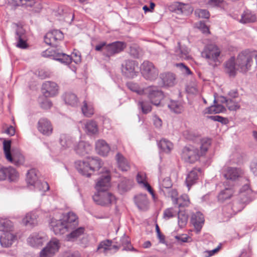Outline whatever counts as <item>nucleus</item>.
<instances>
[{"label":"nucleus","mask_w":257,"mask_h":257,"mask_svg":"<svg viewBox=\"0 0 257 257\" xmlns=\"http://www.w3.org/2000/svg\"><path fill=\"white\" fill-rule=\"evenodd\" d=\"M223 176L227 180L234 181L243 174L242 171L238 168L227 167L223 171Z\"/></svg>","instance_id":"obj_21"},{"label":"nucleus","mask_w":257,"mask_h":257,"mask_svg":"<svg viewBox=\"0 0 257 257\" xmlns=\"http://www.w3.org/2000/svg\"><path fill=\"white\" fill-rule=\"evenodd\" d=\"M61 243L56 238H52L40 252V257H52L59 250Z\"/></svg>","instance_id":"obj_10"},{"label":"nucleus","mask_w":257,"mask_h":257,"mask_svg":"<svg viewBox=\"0 0 257 257\" xmlns=\"http://www.w3.org/2000/svg\"><path fill=\"white\" fill-rule=\"evenodd\" d=\"M138 64L135 61L125 60L121 64V72L124 76L129 78L136 77L138 72L136 70Z\"/></svg>","instance_id":"obj_13"},{"label":"nucleus","mask_w":257,"mask_h":257,"mask_svg":"<svg viewBox=\"0 0 257 257\" xmlns=\"http://www.w3.org/2000/svg\"><path fill=\"white\" fill-rule=\"evenodd\" d=\"M146 174L144 172H139L137 176V180L138 183L142 185L146 183Z\"/></svg>","instance_id":"obj_62"},{"label":"nucleus","mask_w":257,"mask_h":257,"mask_svg":"<svg viewBox=\"0 0 257 257\" xmlns=\"http://www.w3.org/2000/svg\"><path fill=\"white\" fill-rule=\"evenodd\" d=\"M141 71L143 76L148 80L156 79L159 75V70L154 64L149 61H145L141 65Z\"/></svg>","instance_id":"obj_7"},{"label":"nucleus","mask_w":257,"mask_h":257,"mask_svg":"<svg viewBox=\"0 0 257 257\" xmlns=\"http://www.w3.org/2000/svg\"><path fill=\"white\" fill-rule=\"evenodd\" d=\"M81 111L83 115L88 117H91L94 114V108L92 105L88 103L85 100L83 102Z\"/></svg>","instance_id":"obj_43"},{"label":"nucleus","mask_w":257,"mask_h":257,"mask_svg":"<svg viewBox=\"0 0 257 257\" xmlns=\"http://www.w3.org/2000/svg\"><path fill=\"white\" fill-rule=\"evenodd\" d=\"M200 173V169H194L188 174L186 179V183L188 190L196 182L199 174Z\"/></svg>","instance_id":"obj_28"},{"label":"nucleus","mask_w":257,"mask_h":257,"mask_svg":"<svg viewBox=\"0 0 257 257\" xmlns=\"http://www.w3.org/2000/svg\"><path fill=\"white\" fill-rule=\"evenodd\" d=\"M84 128L88 135H95L98 132L97 123L94 120L91 119L85 123Z\"/></svg>","instance_id":"obj_36"},{"label":"nucleus","mask_w":257,"mask_h":257,"mask_svg":"<svg viewBox=\"0 0 257 257\" xmlns=\"http://www.w3.org/2000/svg\"><path fill=\"white\" fill-rule=\"evenodd\" d=\"M225 70L230 76H234L236 75L237 70H238L236 66L234 57L230 58L227 61L225 64Z\"/></svg>","instance_id":"obj_30"},{"label":"nucleus","mask_w":257,"mask_h":257,"mask_svg":"<svg viewBox=\"0 0 257 257\" xmlns=\"http://www.w3.org/2000/svg\"><path fill=\"white\" fill-rule=\"evenodd\" d=\"M38 128L39 132L46 136L50 135L53 132V127L50 121L45 118H41L39 120Z\"/></svg>","instance_id":"obj_22"},{"label":"nucleus","mask_w":257,"mask_h":257,"mask_svg":"<svg viewBox=\"0 0 257 257\" xmlns=\"http://www.w3.org/2000/svg\"><path fill=\"white\" fill-rule=\"evenodd\" d=\"M179 46L177 48L176 54L177 57L181 59L189 60L191 58L189 55L190 50L186 46H181L178 43Z\"/></svg>","instance_id":"obj_38"},{"label":"nucleus","mask_w":257,"mask_h":257,"mask_svg":"<svg viewBox=\"0 0 257 257\" xmlns=\"http://www.w3.org/2000/svg\"><path fill=\"white\" fill-rule=\"evenodd\" d=\"M65 103L72 106L77 105L78 99L76 95L72 93H66L64 96Z\"/></svg>","instance_id":"obj_47"},{"label":"nucleus","mask_w":257,"mask_h":257,"mask_svg":"<svg viewBox=\"0 0 257 257\" xmlns=\"http://www.w3.org/2000/svg\"><path fill=\"white\" fill-rule=\"evenodd\" d=\"M251 192L249 186L248 184H244L240 190V196L245 195Z\"/></svg>","instance_id":"obj_63"},{"label":"nucleus","mask_w":257,"mask_h":257,"mask_svg":"<svg viewBox=\"0 0 257 257\" xmlns=\"http://www.w3.org/2000/svg\"><path fill=\"white\" fill-rule=\"evenodd\" d=\"M175 204H178L179 207L188 206L190 204V200L187 195L183 194L178 198L175 199Z\"/></svg>","instance_id":"obj_51"},{"label":"nucleus","mask_w":257,"mask_h":257,"mask_svg":"<svg viewBox=\"0 0 257 257\" xmlns=\"http://www.w3.org/2000/svg\"><path fill=\"white\" fill-rule=\"evenodd\" d=\"M38 214L35 212L29 213L23 219V223L28 226L32 227L37 224Z\"/></svg>","instance_id":"obj_35"},{"label":"nucleus","mask_w":257,"mask_h":257,"mask_svg":"<svg viewBox=\"0 0 257 257\" xmlns=\"http://www.w3.org/2000/svg\"><path fill=\"white\" fill-rule=\"evenodd\" d=\"M181 156L186 162L191 164L195 163L200 157L198 149L192 145L183 149Z\"/></svg>","instance_id":"obj_11"},{"label":"nucleus","mask_w":257,"mask_h":257,"mask_svg":"<svg viewBox=\"0 0 257 257\" xmlns=\"http://www.w3.org/2000/svg\"><path fill=\"white\" fill-rule=\"evenodd\" d=\"M26 181L29 186L34 187L39 181L38 179L37 171L35 169L30 170L27 174Z\"/></svg>","instance_id":"obj_39"},{"label":"nucleus","mask_w":257,"mask_h":257,"mask_svg":"<svg viewBox=\"0 0 257 257\" xmlns=\"http://www.w3.org/2000/svg\"><path fill=\"white\" fill-rule=\"evenodd\" d=\"M42 91L46 97H52L58 93V86L54 82L46 81L42 85Z\"/></svg>","instance_id":"obj_19"},{"label":"nucleus","mask_w":257,"mask_h":257,"mask_svg":"<svg viewBox=\"0 0 257 257\" xmlns=\"http://www.w3.org/2000/svg\"><path fill=\"white\" fill-rule=\"evenodd\" d=\"M255 15L249 10H246L241 15L240 22L242 23H252L256 21Z\"/></svg>","instance_id":"obj_41"},{"label":"nucleus","mask_w":257,"mask_h":257,"mask_svg":"<svg viewBox=\"0 0 257 257\" xmlns=\"http://www.w3.org/2000/svg\"><path fill=\"white\" fill-rule=\"evenodd\" d=\"M225 110V107L221 104H214L211 105L204 110L205 113H219L222 112Z\"/></svg>","instance_id":"obj_46"},{"label":"nucleus","mask_w":257,"mask_h":257,"mask_svg":"<svg viewBox=\"0 0 257 257\" xmlns=\"http://www.w3.org/2000/svg\"><path fill=\"white\" fill-rule=\"evenodd\" d=\"M144 94L147 95L151 103L156 106H159L161 101L164 98L163 92L156 86L146 87Z\"/></svg>","instance_id":"obj_12"},{"label":"nucleus","mask_w":257,"mask_h":257,"mask_svg":"<svg viewBox=\"0 0 257 257\" xmlns=\"http://www.w3.org/2000/svg\"><path fill=\"white\" fill-rule=\"evenodd\" d=\"M91 150V147L89 144L84 141H80L75 147V151L77 154L80 156H84L89 153Z\"/></svg>","instance_id":"obj_37"},{"label":"nucleus","mask_w":257,"mask_h":257,"mask_svg":"<svg viewBox=\"0 0 257 257\" xmlns=\"http://www.w3.org/2000/svg\"><path fill=\"white\" fill-rule=\"evenodd\" d=\"M168 106L171 111L176 113H180L184 110L182 103L178 101L171 100Z\"/></svg>","instance_id":"obj_44"},{"label":"nucleus","mask_w":257,"mask_h":257,"mask_svg":"<svg viewBox=\"0 0 257 257\" xmlns=\"http://www.w3.org/2000/svg\"><path fill=\"white\" fill-rule=\"evenodd\" d=\"M194 27L202 32H209V29L208 26L202 21L196 23L194 24Z\"/></svg>","instance_id":"obj_60"},{"label":"nucleus","mask_w":257,"mask_h":257,"mask_svg":"<svg viewBox=\"0 0 257 257\" xmlns=\"http://www.w3.org/2000/svg\"><path fill=\"white\" fill-rule=\"evenodd\" d=\"M110 176L107 170L97 180L95 188L97 191H107L110 187Z\"/></svg>","instance_id":"obj_16"},{"label":"nucleus","mask_w":257,"mask_h":257,"mask_svg":"<svg viewBox=\"0 0 257 257\" xmlns=\"http://www.w3.org/2000/svg\"><path fill=\"white\" fill-rule=\"evenodd\" d=\"M223 99L225 101L226 106L230 110H236L239 108L238 103L233 99H227L224 97H223Z\"/></svg>","instance_id":"obj_55"},{"label":"nucleus","mask_w":257,"mask_h":257,"mask_svg":"<svg viewBox=\"0 0 257 257\" xmlns=\"http://www.w3.org/2000/svg\"><path fill=\"white\" fill-rule=\"evenodd\" d=\"M63 33H46L44 36V42L48 45L55 46L58 41L63 39Z\"/></svg>","instance_id":"obj_26"},{"label":"nucleus","mask_w":257,"mask_h":257,"mask_svg":"<svg viewBox=\"0 0 257 257\" xmlns=\"http://www.w3.org/2000/svg\"><path fill=\"white\" fill-rule=\"evenodd\" d=\"M132 184V181L126 178L122 179L121 182L118 184V189L122 192H126L131 189Z\"/></svg>","instance_id":"obj_52"},{"label":"nucleus","mask_w":257,"mask_h":257,"mask_svg":"<svg viewBox=\"0 0 257 257\" xmlns=\"http://www.w3.org/2000/svg\"><path fill=\"white\" fill-rule=\"evenodd\" d=\"M130 243V240L128 236L124 235L120 239V243L119 245H112V241L110 240H106L101 242L97 247V250L101 253L105 254L108 253H113L115 252L120 248V245L124 246L123 250H135L136 249L132 247L131 248L125 247Z\"/></svg>","instance_id":"obj_3"},{"label":"nucleus","mask_w":257,"mask_h":257,"mask_svg":"<svg viewBox=\"0 0 257 257\" xmlns=\"http://www.w3.org/2000/svg\"><path fill=\"white\" fill-rule=\"evenodd\" d=\"M16 46L20 49H26L29 47L28 37L25 33H16Z\"/></svg>","instance_id":"obj_27"},{"label":"nucleus","mask_w":257,"mask_h":257,"mask_svg":"<svg viewBox=\"0 0 257 257\" xmlns=\"http://www.w3.org/2000/svg\"><path fill=\"white\" fill-rule=\"evenodd\" d=\"M191 222L197 232L200 231L204 222L203 215L200 212H197L193 214Z\"/></svg>","instance_id":"obj_25"},{"label":"nucleus","mask_w":257,"mask_h":257,"mask_svg":"<svg viewBox=\"0 0 257 257\" xmlns=\"http://www.w3.org/2000/svg\"><path fill=\"white\" fill-rule=\"evenodd\" d=\"M73 230L66 235L67 240L74 241L78 238L81 237L84 234L85 228L83 227H80L72 229Z\"/></svg>","instance_id":"obj_34"},{"label":"nucleus","mask_w":257,"mask_h":257,"mask_svg":"<svg viewBox=\"0 0 257 257\" xmlns=\"http://www.w3.org/2000/svg\"><path fill=\"white\" fill-rule=\"evenodd\" d=\"M211 145V140L208 138H203L200 141L199 155L200 156L204 155L208 151Z\"/></svg>","instance_id":"obj_40"},{"label":"nucleus","mask_w":257,"mask_h":257,"mask_svg":"<svg viewBox=\"0 0 257 257\" xmlns=\"http://www.w3.org/2000/svg\"><path fill=\"white\" fill-rule=\"evenodd\" d=\"M194 14L199 18L207 19L209 17V12L204 9H197L195 11Z\"/></svg>","instance_id":"obj_58"},{"label":"nucleus","mask_w":257,"mask_h":257,"mask_svg":"<svg viewBox=\"0 0 257 257\" xmlns=\"http://www.w3.org/2000/svg\"><path fill=\"white\" fill-rule=\"evenodd\" d=\"M129 53L133 57L138 58L142 54V51L138 45L133 44L130 47Z\"/></svg>","instance_id":"obj_54"},{"label":"nucleus","mask_w":257,"mask_h":257,"mask_svg":"<svg viewBox=\"0 0 257 257\" xmlns=\"http://www.w3.org/2000/svg\"><path fill=\"white\" fill-rule=\"evenodd\" d=\"M62 218L66 222L69 230L76 228L79 224L78 217L75 213L73 212H69L64 215Z\"/></svg>","instance_id":"obj_20"},{"label":"nucleus","mask_w":257,"mask_h":257,"mask_svg":"<svg viewBox=\"0 0 257 257\" xmlns=\"http://www.w3.org/2000/svg\"><path fill=\"white\" fill-rule=\"evenodd\" d=\"M126 47L125 43L116 41L106 45L105 42H102L95 46V50L101 51L106 57H109L122 51Z\"/></svg>","instance_id":"obj_5"},{"label":"nucleus","mask_w":257,"mask_h":257,"mask_svg":"<svg viewBox=\"0 0 257 257\" xmlns=\"http://www.w3.org/2000/svg\"><path fill=\"white\" fill-rule=\"evenodd\" d=\"M95 148L98 153L102 156H107L110 151V147L103 140H98L95 143Z\"/></svg>","instance_id":"obj_29"},{"label":"nucleus","mask_w":257,"mask_h":257,"mask_svg":"<svg viewBox=\"0 0 257 257\" xmlns=\"http://www.w3.org/2000/svg\"><path fill=\"white\" fill-rule=\"evenodd\" d=\"M118 168L122 171H127L130 169V162L121 153H117L115 157Z\"/></svg>","instance_id":"obj_24"},{"label":"nucleus","mask_w":257,"mask_h":257,"mask_svg":"<svg viewBox=\"0 0 257 257\" xmlns=\"http://www.w3.org/2000/svg\"><path fill=\"white\" fill-rule=\"evenodd\" d=\"M93 201L101 206H108L115 201V196L107 191H97L93 196Z\"/></svg>","instance_id":"obj_8"},{"label":"nucleus","mask_w":257,"mask_h":257,"mask_svg":"<svg viewBox=\"0 0 257 257\" xmlns=\"http://www.w3.org/2000/svg\"><path fill=\"white\" fill-rule=\"evenodd\" d=\"M160 186L163 188L169 189L172 187V184L169 177H166L160 182Z\"/></svg>","instance_id":"obj_61"},{"label":"nucleus","mask_w":257,"mask_h":257,"mask_svg":"<svg viewBox=\"0 0 257 257\" xmlns=\"http://www.w3.org/2000/svg\"><path fill=\"white\" fill-rule=\"evenodd\" d=\"M209 118L214 121H218L223 124H225L227 121L226 118L219 115L210 116Z\"/></svg>","instance_id":"obj_64"},{"label":"nucleus","mask_w":257,"mask_h":257,"mask_svg":"<svg viewBox=\"0 0 257 257\" xmlns=\"http://www.w3.org/2000/svg\"><path fill=\"white\" fill-rule=\"evenodd\" d=\"M254 58L257 64V52L245 50L239 53L236 59H235V64L238 70L242 72H246L249 70Z\"/></svg>","instance_id":"obj_2"},{"label":"nucleus","mask_w":257,"mask_h":257,"mask_svg":"<svg viewBox=\"0 0 257 257\" xmlns=\"http://www.w3.org/2000/svg\"><path fill=\"white\" fill-rule=\"evenodd\" d=\"M159 148L166 153H169L173 148V144L169 141L163 139L158 144Z\"/></svg>","instance_id":"obj_42"},{"label":"nucleus","mask_w":257,"mask_h":257,"mask_svg":"<svg viewBox=\"0 0 257 257\" xmlns=\"http://www.w3.org/2000/svg\"><path fill=\"white\" fill-rule=\"evenodd\" d=\"M159 78L161 80V85L163 87H171L177 83L176 75L172 72L161 73Z\"/></svg>","instance_id":"obj_18"},{"label":"nucleus","mask_w":257,"mask_h":257,"mask_svg":"<svg viewBox=\"0 0 257 257\" xmlns=\"http://www.w3.org/2000/svg\"><path fill=\"white\" fill-rule=\"evenodd\" d=\"M34 188L36 190H38L42 192H46L49 189V186L46 182H41L40 181L38 182Z\"/></svg>","instance_id":"obj_56"},{"label":"nucleus","mask_w":257,"mask_h":257,"mask_svg":"<svg viewBox=\"0 0 257 257\" xmlns=\"http://www.w3.org/2000/svg\"><path fill=\"white\" fill-rule=\"evenodd\" d=\"M175 66L179 68L182 73L184 75H190L192 73L190 69L182 63H177L175 64Z\"/></svg>","instance_id":"obj_59"},{"label":"nucleus","mask_w":257,"mask_h":257,"mask_svg":"<svg viewBox=\"0 0 257 257\" xmlns=\"http://www.w3.org/2000/svg\"><path fill=\"white\" fill-rule=\"evenodd\" d=\"M75 165L80 174L89 177L94 171L101 167L102 164L98 158L88 157L85 161H77Z\"/></svg>","instance_id":"obj_1"},{"label":"nucleus","mask_w":257,"mask_h":257,"mask_svg":"<svg viewBox=\"0 0 257 257\" xmlns=\"http://www.w3.org/2000/svg\"><path fill=\"white\" fill-rule=\"evenodd\" d=\"M178 211L175 210L173 208H169L164 211L163 217L166 219H169L174 217Z\"/></svg>","instance_id":"obj_57"},{"label":"nucleus","mask_w":257,"mask_h":257,"mask_svg":"<svg viewBox=\"0 0 257 257\" xmlns=\"http://www.w3.org/2000/svg\"><path fill=\"white\" fill-rule=\"evenodd\" d=\"M176 8H170L169 10L172 12L177 10L178 14L188 15L193 11L192 7L188 4H184L177 2L175 5Z\"/></svg>","instance_id":"obj_23"},{"label":"nucleus","mask_w":257,"mask_h":257,"mask_svg":"<svg viewBox=\"0 0 257 257\" xmlns=\"http://www.w3.org/2000/svg\"><path fill=\"white\" fill-rule=\"evenodd\" d=\"M202 57L205 58L209 65L215 67L221 62V50L215 45L210 44L206 46L201 53Z\"/></svg>","instance_id":"obj_4"},{"label":"nucleus","mask_w":257,"mask_h":257,"mask_svg":"<svg viewBox=\"0 0 257 257\" xmlns=\"http://www.w3.org/2000/svg\"><path fill=\"white\" fill-rule=\"evenodd\" d=\"M20 6L27 10L30 16L40 13L42 9L40 3L35 0H22Z\"/></svg>","instance_id":"obj_15"},{"label":"nucleus","mask_w":257,"mask_h":257,"mask_svg":"<svg viewBox=\"0 0 257 257\" xmlns=\"http://www.w3.org/2000/svg\"><path fill=\"white\" fill-rule=\"evenodd\" d=\"M44 240V236L42 234L34 233L28 238V242L32 246L37 247L41 245Z\"/></svg>","instance_id":"obj_32"},{"label":"nucleus","mask_w":257,"mask_h":257,"mask_svg":"<svg viewBox=\"0 0 257 257\" xmlns=\"http://www.w3.org/2000/svg\"><path fill=\"white\" fill-rule=\"evenodd\" d=\"M233 191L231 188H227L221 191L218 196V200L223 202L229 199L232 195Z\"/></svg>","instance_id":"obj_49"},{"label":"nucleus","mask_w":257,"mask_h":257,"mask_svg":"<svg viewBox=\"0 0 257 257\" xmlns=\"http://www.w3.org/2000/svg\"><path fill=\"white\" fill-rule=\"evenodd\" d=\"M188 215L185 211L179 210L178 212V223L180 228H184L188 222Z\"/></svg>","instance_id":"obj_45"},{"label":"nucleus","mask_w":257,"mask_h":257,"mask_svg":"<svg viewBox=\"0 0 257 257\" xmlns=\"http://www.w3.org/2000/svg\"><path fill=\"white\" fill-rule=\"evenodd\" d=\"M138 106L141 109L143 113L147 114L152 110V106L148 101H139L138 102Z\"/></svg>","instance_id":"obj_53"},{"label":"nucleus","mask_w":257,"mask_h":257,"mask_svg":"<svg viewBox=\"0 0 257 257\" xmlns=\"http://www.w3.org/2000/svg\"><path fill=\"white\" fill-rule=\"evenodd\" d=\"M135 203L138 207L143 210H147L149 201L146 194H140L135 197Z\"/></svg>","instance_id":"obj_33"},{"label":"nucleus","mask_w":257,"mask_h":257,"mask_svg":"<svg viewBox=\"0 0 257 257\" xmlns=\"http://www.w3.org/2000/svg\"><path fill=\"white\" fill-rule=\"evenodd\" d=\"M127 88L132 91L135 92L139 95L145 94L146 88H143L140 86L137 83L131 81L126 83Z\"/></svg>","instance_id":"obj_48"},{"label":"nucleus","mask_w":257,"mask_h":257,"mask_svg":"<svg viewBox=\"0 0 257 257\" xmlns=\"http://www.w3.org/2000/svg\"><path fill=\"white\" fill-rule=\"evenodd\" d=\"M50 224L56 235L63 234L70 230L62 218L59 219L52 218Z\"/></svg>","instance_id":"obj_14"},{"label":"nucleus","mask_w":257,"mask_h":257,"mask_svg":"<svg viewBox=\"0 0 257 257\" xmlns=\"http://www.w3.org/2000/svg\"><path fill=\"white\" fill-rule=\"evenodd\" d=\"M59 142L63 149L69 148L72 143L70 137L66 134L61 135L59 139Z\"/></svg>","instance_id":"obj_50"},{"label":"nucleus","mask_w":257,"mask_h":257,"mask_svg":"<svg viewBox=\"0 0 257 257\" xmlns=\"http://www.w3.org/2000/svg\"><path fill=\"white\" fill-rule=\"evenodd\" d=\"M41 55L43 57L50 58L66 65H69L72 62L71 57L60 52V51L56 48H50L43 51L41 53Z\"/></svg>","instance_id":"obj_6"},{"label":"nucleus","mask_w":257,"mask_h":257,"mask_svg":"<svg viewBox=\"0 0 257 257\" xmlns=\"http://www.w3.org/2000/svg\"><path fill=\"white\" fill-rule=\"evenodd\" d=\"M11 142L10 141H4L3 150L6 159L11 163L19 166L24 163V157L22 154L12 155L11 152Z\"/></svg>","instance_id":"obj_9"},{"label":"nucleus","mask_w":257,"mask_h":257,"mask_svg":"<svg viewBox=\"0 0 257 257\" xmlns=\"http://www.w3.org/2000/svg\"><path fill=\"white\" fill-rule=\"evenodd\" d=\"M16 239V236L11 232L3 233L0 237V242L2 246L8 247L10 246Z\"/></svg>","instance_id":"obj_31"},{"label":"nucleus","mask_w":257,"mask_h":257,"mask_svg":"<svg viewBox=\"0 0 257 257\" xmlns=\"http://www.w3.org/2000/svg\"><path fill=\"white\" fill-rule=\"evenodd\" d=\"M19 178V174L13 167H4L0 165V180L8 179L10 181H15Z\"/></svg>","instance_id":"obj_17"}]
</instances>
